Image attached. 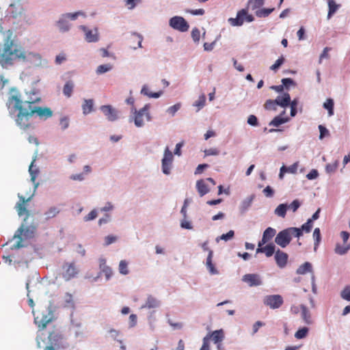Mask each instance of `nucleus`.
Masks as SVG:
<instances>
[{
  "label": "nucleus",
  "instance_id": "45",
  "mask_svg": "<svg viewBox=\"0 0 350 350\" xmlns=\"http://www.w3.org/2000/svg\"><path fill=\"white\" fill-rule=\"evenodd\" d=\"M340 297L342 299L350 301V286H345L343 290L340 292Z\"/></svg>",
  "mask_w": 350,
  "mask_h": 350
},
{
  "label": "nucleus",
  "instance_id": "46",
  "mask_svg": "<svg viewBox=\"0 0 350 350\" xmlns=\"http://www.w3.org/2000/svg\"><path fill=\"white\" fill-rule=\"evenodd\" d=\"M119 271L123 275H127L129 273L128 263L126 260H121L120 262Z\"/></svg>",
  "mask_w": 350,
  "mask_h": 350
},
{
  "label": "nucleus",
  "instance_id": "32",
  "mask_svg": "<svg viewBox=\"0 0 350 350\" xmlns=\"http://www.w3.org/2000/svg\"><path fill=\"white\" fill-rule=\"evenodd\" d=\"M288 120L287 118H282L280 116L275 117L270 122V126L278 127Z\"/></svg>",
  "mask_w": 350,
  "mask_h": 350
},
{
  "label": "nucleus",
  "instance_id": "11",
  "mask_svg": "<svg viewBox=\"0 0 350 350\" xmlns=\"http://www.w3.org/2000/svg\"><path fill=\"white\" fill-rule=\"evenodd\" d=\"M247 16V10L242 9L237 12V18H230L228 22L232 26H241L243 24Z\"/></svg>",
  "mask_w": 350,
  "mask_h": 350
},
{
  "label": "nucleus",
  "instance_id": "36",
  "mask_svg": "<svg viewBox=\"0 0 350 350\" xmlns=\"http://www.w3.org/2000/svg\"><path fill=\"white\" fill-rule=\"evenodd\" d=\"M141 93L142 94L148 96L150 98H155L160 97L161 95L162 94V92H154V93L150 92L148 90V88H147L146 85L143 86V88L141 90Z\"/></svg>",
  "mask_w": 350,
  "mask_h": 350
},
{
  "label": "nucleus",
  "instance_id": "52",
  "mask_svg": "<svg viewBox=\"0 0 350 350\" xmlns=\"http://www.w3.org/2000/svg\"><path fill=\"white\" fill-rule=\"evenodd\" d=\"M247 122L248 124L253 126H256L258 125V118L254 115H250L247 118Z\"/></svg>",
  "mask_w": 350,
  "mask_h": 350
},
{
  "label": "nucleus",
  "instance_id": "31",
  "mask_svg": "<svg viewBox=\"0 0 350 350\" xmlns=\"http://www.w3.org/2000/svg\"><path fill=\"white\" fill-rule=\"evenodd\" d=\"M59 213V209L55 206L50 207L45 213L44 215L46 219L55 217Z\"/></svg>",
  "mask_w": 350,
  "mask_h": 350
},
{
  "label": "nucleus",
  "instance_id": "39",
  "mask_svg": "<svg viewBox=\"0 0 350 350\" xmlns=\"http://www.w3.org/2000/svg\"><path fill=\"white\" fill-rule=\"evenodd\" d=\"M265 0H249L247 7L254 10L264 4Z\"/></svg>",
  "mask_w": 350,
  "mask_h": 350
},
{
  "label": "nucleus",
  "instance_id": "6",
  "mask_svg": "<svg viewBox=\"0 0 350 350\" xmlns=\"http://www.w3.org/2000/svg\"><path fill=\"white\" fill-rule=\"evenodd\" d=\"M78 272L75 262H65L62 266V276L66 281H69L76 277Z\"/></svg>",
  "mask_w": 350,
  "mask_h": 350
},
{
  "label": "nucleus",
  "instance_id": "19",
  "mask_svg": "<svg viewBox=\"0 0 350 350\" xmlns=\"http://www.w3.org/2000/svg\"><path fill=\"white\" fill-rule=\"evenodd\" d=\"M142 40L143 38L141 35L134 33L131 34V37L129 38V44L131 48L136 49L137 48L142 47Z\"/></svg>",
  "mask_w": 350,
  "mask_h": 350
},
{
  "label": "nucleus",
  "instance_id": "17",
  "mask_svg": "<svg viewBox=\"0 0 350 350\" xmlns=\"http://www.w3.org/2000/svg\"><path fill=\"white\" fill-rule=\"evenodd\" d=\"M276 230L271 228H267L263 232L262 239L258 242V246H262L268 243L275 235Z\"/></svg>",
  "mask_w": 350,
  "mask_h": 350
},
{
  "label": "nucleus",
  "instance_id": "61",
  "mask_svg": "<svg viewBox=\"0 0 350 350\" xmlns=\"http://www.w3.org/2000/svg\"><path fill=\"white\" fill-rule=\"evenodd\" d=\"M97 217V211L96 210H92L90 213H88L85 217V221H90L93 220Z\"/></svg>",
  "mask_w": 350,
  "mask_h": 350
},
{
  "label": "nucleus",
  "instance_id": "26",
  "mask_svg": "<svg viewBox=\"0 0 350 350\" xmlns=\"http://www.w3.org/2000/svg\"><path fill=\"white\" fill-rule=\"evenodd\" d=\"M275 100L278 103V105L285 107L290 105L291 97L289 94L284 93L282 96H278Z\"/></svg>",
  "mask_w": 350,
  "mask_h": 350
},
{
  "label": "nucleus",
  "instance_id": "16",
  "mask_svg": "<svg viewBox=\"0 0 350 350\" xmlns=\"http://www.w3.org/2000/svg\"><path fill=\"white\" fill-rule=\"evenodd\" d=\"M242 280L243 282L247 283L250 286H259L262 283L259 275L257 274H245L243 275Z\"/></svg>",
  "mask_w": 350,
  "mask_h": 350
},
{
  "label": "nucleus",
  "instance_id": "8",
  "mask_svg": "<svg viewBox=\"0 0 350 350\" xmlns=\"http://www.w3.org/2000/svg\"><path fill=\"white\" fill-rule=\"evenodd\" d=\"M170 25L174 29L181 32L188 31L189 25L182 16H174L170 20Z\"/></svg>",
  "mask_w": 350,
  "mask_h": 350
},
{
  "label": "nucleus",
  "instance_id": "53",
  "mask_svg": "<svg viewBox=\"0 0 350 350\" xmlns=\"http://www.w3.org/2000/svg\"><path fill=\"white\" fill-rule=\"evenodd\" d=\"M284 58L282 56L275 61V62L270 67V68L275 71L284 63Z\"/></svg>",
  "mask_w": 350,
  "mask_h": 350
},
{
  "label": "nucleus",
  "instance_id": "35",
  "mask_svg": "<svg viewBox=\"0 0 350 350\" xmlns=\"http://www.w3.org/2000/svg\"><path fill=\"white\" fill-rule=\"evenodd\" d=\"M287 205L286 204H280L275 209V214L284 218L286 213Z\"/></svg>",
  "mask_w": 350,
  "mask_h": 350
},
{
  "label": "nucleus",
  "instance_id": "20",
  "mask_svg": "<svg viewBox=\"0 0 350 350\" xmlns=\"http://www.w3.org/2000/svg\"><path fill=\"white\" fill-rule=\"evenodd\" d=\"M205 337H208V341L212 339L214 343H220L224 339V332L223 329L215 330Z\"/></svg>",
  "mask_w": 350,
  "mask_h": 350
},
{
  "label": "nucleus",
  "instance_id": "48",
  "mask_svg": "<svg viewBox=\"0 0 350 350\" xmlns=\"http://www.w3.org/2000/svg\"><path fill=\"white\" fill-rule=\"evenodd\" d=\"M112 68V66L109 64H103L98 66L96 69L97 74H103L109 71Z\"/></svg>",
  "mask_w": 350,
  "mask_h": 350
},
{
  "label": "nucleus",
  "instance_id": "4",
  "mask_svg": "<svg viewBox=\"0 0 350 350\" xmlns=\"http://www.w3.org/2000/svg\"><path fill=\"white\" fill-rule=\"evenodd\" d=\"M53 320V314L48 310L38 312L34 317V323L38 327L39 330L44 329Z\"/></svg>",
  "mask_w": 350,
  "mask_h": 350
},
{
  "label": "nucleus",
  "instance_id": "42",
  "mask_svg": "<svg viewBox=\"0 0 350 350\" xmlns=\"http://www.w3.org/2000/svg\"><path fill=\"white\" fill-rule=\"evenodd\" d=\"M312 236L314 239V250H316L319 245L321 239V231L319 228H317L314 230Z\"/></svg>",
  "mask_w": 350,
  "mask_h": 350
},
{
  "label": "nucleus",
  "instance_id": "44",
  "mask_svg": "<svg viewBox=\"0 0 350 350\" xmlns=\"http://www.w3.org/2000/svg\"><path fill=\"white\" fill-rule=\"evenodd\" d=\"M234 236V232L233 230H230L226 234H223L221 236L216 238V241L219 242V240H224L226 241L232 239Z\"/></svg>",
  "mask_w": 350,
  "mask_h": 350
},
{
  "label": "nucleus",
  "instance_id": "59",
  "mask_svg": "<svg viewBox=\"0 0 350 350\" xmlns=\"http://www.w3.org/2000/svg\"><path fill=\"white\" fill-rule=\"evenodd\" d=\"M59 124L63 130L66 129L69 126V119L67 117H63L60 119Z\"/></svg>",
  "mask_w": 350,
  "mask_h": 350
},
{
  "label": "nucleus",
  "instance_id": "22",
  "mask_svg": "<svg viewBox=\"0 0 350 350\" xmlns=\"http://www.w3.org/2000/svg\"><path fill=\"white\" fill-rule=\"evenodd\" d=\"M301 316L304 323L307 325H310L312 323V320L311 318V314L308 308L304 306L301 305Z\"/></svg>",
  "mask_w": 350,
  "mask_h": 350
},
{
  "label": "nucleus",
  "instance_id": "63",
  "mask_svg": "<svg viewBox=\"0 0 350 350\" xmlns=\"http://www.w3.org/2000/svg\"><path fill=\"white\" fill-rule=\"evenodd\" d=\"M319 173L317 170H312L307 175L306 177L309 180H313L318 177Z\"/></svg>",
  "mask_w": 350,
  "mask_h": 350
},
{
  "label": "nucleus",
  "instance_id": "7",
  "mask_svg": "<svg viewBox=\"0 0 350 350\" xmlns=\"http://www.w3.org/2000/svg\"><path fill=\"white\" fill-rule=\"evenodd\" d=\"M40 99H38L39 100ZM37 101L31 102V110L33 115L35 113L39 116L41 119H47L53 116V111L49 107H42L35 105V103Z\"/></svg>",
  "mask_w": 350,
  "mask_h": 350
},
{
  "label": "nucleus",
  "instance_id": "51",
  "mask_svg": "<svg viewBox=\"0 0 350 350\" xmlns=\"http://www.w3.org/2000/svg\"><path fill=\"white\" fill-rule=\"evenodd\" d=\"M180 103H176L173 106L170 107L167 111L172 116L175 115V113L180 109Z\"/></svg>",
  "mask_w": 350,
  "mask_h": 350
},
{
  "label": "nucleus",
  "instance_id": "60",
  "mask_svg": "<svg viewBox=\"0 0 350 350\" xmlns=\"http://www.w3.org/2000/svg\"><path fill=\"white\" fill-rule=\"evenodd\" d=\"M300 205L301 204L299 201L298 200H295L291 204L288 205V208H291L293 212H295L299 208Z\"/></svg>",
  "mask_w": 350,
  "mask_h": 350
},
{
  "label": "nucleus",
  "instance_id": "5",
  "mask_svg": "<svg viewBox=\"0 0 350 350\" xmlns=\"http://www.w3.org/2000/svg\"><path fill=\"white\" fill-rule=\"evenodd\" d=\"M35 230L36 228L34 227L31 226H27L24 228L23 226H22L20 227L14 236V238L18 239V241L14 245V247L20 248L23 247V245L22 244V237L26 239L33 238L35 233Z\"/></svg>",
  "mask_w": 350,
  "mask_h": 350
},
{
  "label": "nucleus",
  "instance_id": "54",
  "mask_svg": "<svg viewBox=\"0 0 350 350\" xmlns=\"http://www.w3.org/2000/svg\"><path fill=\"white\" fill-rule=\"evenodd\" d=\"M338 167V163L335 161L333 163H329L325 167V170L327 173L334 172Z\"/></svg>",
  "mask_w": 350,
  "mask_h": 350
},
{
  "label": "nucleus",
  "instance_id": "2",
  "mask_svg": "<svg viewBox=\"0 0 350 350\" xmlns=\"http://www.w3.org/2000/svg\"><path fill=\"white\" fill-rule=\"evenodd\" d=\"M292 237H300V232L295 227H290L279 232L275 238V243L281 247H286L291 241Z\"/></svg>",
  "mask_w": 350,
  "mask_h": 350
},
{
  "label": "nucleus",
  "instance_id": "28",
  "mask_svg": "<svg viewBox=\"0 0 350 350\" xmlns=\"http://www.w3.org/2000/svg\"><path fill=\"white\" fill-rule=\"evenodd\" d=\"M312 271V265L308 262H306L300 265L297 269V273L299 275L306 274L308 272Z\"/></svg>",
  "mask_w": 350,
  "mask_h": 350
},
{
  "label": "nucleus",
  "instance_id": "62",
  "mask_svg": "<svg viewBox=\"0 0 350 350\" xmlns=\"http://www.w3.org/2000/svg\"><path fill=\"white\" fill-rule=\"evenodd\" d=\"M263 193L266 197L271 198L273 196L274 191L270 186H267L263 189Z\"/></svg>",
  "mask_w": 350,
  "mask_h": 350
},
{
  "label": "nucleus",
  "instance_id": "29",
  "mask_svg": "<svg viewBox=\"0 0 350 350\" xmlns=\"http://www.w3.org/2000/svg\"><path fill=\"white\" fill-rule=\"evenodd\" d=\"M93 105H94L93 100H92V99L85 100L84 103L82 105V109H83V114L87 115V114L90 113V112H92L93 110Z\"/></svg>",
  "mask_w": 350,
  "mask_h": 350
},
{
  "label": "nucleus",
  "instance_id": "40",
  "mask_svg": "<svg viewBox=\"0 0 350 350\" xmlns=\"http://www.w3.org/2000/svg\"><path fill=\"white\" fill-rule=\"evenodd\" d=\"M309 332V329L306 327L299 329L295 334V337L297 339H302L307 336Z\"/></svg>",
  "mask_w": 350,
  "mask_h": 350
},
{
  "label": "nucleus",
  "instance_id": "1",
  "mask_svg": "<svg viewBox=\"0 0 350 350\" xmlns=\"http://www.w3.org/2000/svg\"><path fill=\"white\" fill-rule=\"evenodd\" d=\"M7 104L8 107L12 105L18 111L16 122L21 129L25 131L32 127L31 119L33 115L31 113L30 101H22L19 96L15 94L9 97Z\"/></svg>",
  "mask_w": 350,
  "mask_h": 350
},
{
  "label": "nucleus",
  "instance_id": "25",
  "mask_svg": "<svg viewBox=\"0 0 350 350\" xmlns=\"http://www.w3.org/2000/svg\"><path fill=\"white\" fill-rule=\"evenodd\" d=\"M328 13L327 19H329L340 7V4H337L334 0H327Z\"/></svg>",
  "mask_w": 350,
  "mask_h": 350
},
{
  "label": "nucleus",
  "instance_id": "47",
  "mask_svg": "<svg viewBox=\"0 0 350 350\" xmlns=\"http://www.w3.org/2000/svg\"><path fill=\"white\" fill-rule=\"evenodd\" d=\"M57 25L61 31L65 32L69 30V25L64 18L60 19L57 22Z\"/></svg>",
  "mask_w": 350,
  "mask_h": 350
},
{
  "label": "nucleus",
  "instance_id": "33",
  "mask_svg": "<svg viewBox=\"0 0 350 350\" xmlns=\"http://www.w3.org/2000/svg\"><path fill=\"white\" fill-rule=\"evenodd\" d=\"M159 306V301L152 296H149L147 301L142 308H154Z\"/></svg>",
  "mask_w": 350,
  "mask_h": 350
},
{
  "label": "nucleus",
  "instance_id": "21",
  "mask_svg": "<svg viewBox=\"0 0 350 350\" xmlns=\"http://www.w3.org/2000/svg\"><path fill=\"white\" fill-rule=\"evenodd\" d=\"M196 188L201 197L210 191L208 185L204 179L199 180L196 182Z\"/></svg>",
  "mask_w": 350,
  "mask_h": 350
},
{
  "label": "nucleus",
  "instance_id": "49",
  "mask_svg": "<svg viewBox=\"0 0 350 350\" xmlns=\"http://www.w3.org/2000/svg\"><path fill=\"white\" fill-rule=\"evenodd\" d=\"M206 97L204 94H202L198 98V100H196L193 105L198 107V110L202 108L205 105Z\"/></svg>",
  "mask_w": 350,
  "mask_h": 350
},
{
  "label": "nucleus",
  "instance_id": "43",
  "mask_svg": "<svg viewBox=\"0 0 350 350\" xmlns=\"http://www.w3.org/2000/svg\"><path fill=\"white\" fill-rule=\"evenodd\" d=\"M324 108L328 110L329 116L334 114V101L332 98H328L323 104Z\"/></svg>",
  "mask_w": 350,
  "mask_h": 350
},
{
  "label": "nucleus",
  "instance_id": "37",
  "mask_svg": "<svg viewBox=\"0 0 350 350\" xmlns=\"http://www.w3.org/2000/svg\"><path fill=\"white\" fill-rule=\"evenodd\" d=\"M64 306L67 308H74L75 302L72 295L66 293L64 297Z\"/></svg>",
  "mask_w": 350,
  "mask_h": 350
},
{
  "label": "nucleus",
  "instance_id": "18",
  "mask_svg": "<svg viewBox=\"0 0 350 350\" xmlns=\"http://www.w3.org/2000/svg\"><path fill=\"white\" fill-rule=\"evenodd\" d=\"M275 252V246L272 243L265 246H258L256 249V253H264L267 257L272 256Z\"/></svg>",
  "mask_w": 350,
  "mask_h": 350
},
{
  "label": "nucleus",
  "instance_id": "12",
  "mask_svg": "<svg viewBox=\"0 0 350 350\" xmlns=\"http://www.w3.org/2000/svg\"><path fill=\"white\" fill-rule=\"evenodd\" d=\"M19 198L20 201L16 203L15 208L17 211L18 215L20 217L25 215V219H27L29 215V213L26 208L25 203L29 200V199L26 200L23 196H19Z\"/></svg>",
  "mask_w": 350,
  "mask_h": 350
},
{
  "label": "nucleus",
  "instance_id": "3",
  "mask_svg": "<svg viewBox=\"0 0 350 350\" xmlns=\"http://www.w3.org/2000/svg\"><path fill=\"white\" fill-rule=\"evenodd\" d=\"M150 105L146 104L144 107L137 111L135 108H132V111L134 113V123L137 127H142L144 124V118H146L147 121H150L151 120V116L149 113Z\"/></svg>",
  "mask_w": 350,
  "mask_h": 350
},
{
  "label": "nucleus",
  "instance_id": "24",
  "mask_svg": "<svg viewBox=\"0 0 350 350\" xmlns=\"http://www.w3.org/2000/svg\"><path fill=\"white\" fill-rule=\"evenodd\" d=\"M297 168H298V162H296L288 167H286V166L283 165L280 168V172L279 174L280 178H282L284 176V174L286 172H288V173H291V174L296 173L297 171Z\"/></svg>",
  "mask_w": 350,
  "mask_h": 350
},
{
  "label": "nucleus",
  "instance_id": "10",
  "mask_svg": "<svg viewBox=\"0 0 350 350\" xmlns=\"http://www.w3.org/2000/svg\"><path fill=\"white\" fill-rule=\"evenodd\" d=\"M264 304L271 309L279 308L283 304V299L280 295H267L264 298Z\"/></svg>",
  "mask_w": 350,
  "mask_h": 350
},
{
  "label": "nucleus",
  "instance_id": "64",
  "mask_svg": "<svg viewBox=\"0 0 350 350\" xmlns=\"http://www.w3.org/2000/svg\"><path fill=\"white\" fill-rule=\"evenodd\" d=\"M200 350H210L209 342H208V337H204L203 338L202 346Z\"/></svg>",
  "mask_w": 350,
  "mask_h": 350
},
{
  "label": "nucleus",
  "instance_id": "15",
  "mask_svg": "<svg viewBox=\"0 0 350 350\" xmlns=\"http://www.w3.org/2000/svg\"><path fill=\"white\" fill-rule=\"evenodd\" d=\"M85 33V38L88 42H95L98 40V31L96 29L91 30L85 26H81Z\"/></svg>",
  "mask_w": 350,
  "mask_h": 350
},
{
  "label": "nucleus",
  "instance_id": "57",
  "mask_svg": "<svg viewBox=\"0 0 350 350\" xmlns=\"http://www.w3.org/2000/svg\"><path fill=\"white\" fill-rule=\"evenodd\" d=\"M191 37L195 42H198L200 40V32L198 28L193 29L191 31Z\"/></svg>",
  "mask_w": 350,
  "mask_h": 350
},
{
  "label": "nucleus",
  "instance_id": "38",
  "mask_svg": "<svg viewBox=\"0 0 350 350\" xmlns=\"http://www.w3.org/2000/svg\"><path fill=\"white\" fill-rule=\"evenodd\" d=\"M275 9L273 8H262L256 12V15L260 18L267 17Z\"/></svg>",
  "mask_w": 350,
  "mask_h": 350
},
{
  "label": "nucleus",
  "instance_id": "34",
  "mask_svg": "<svg viewBox=\"0 0 350 350\" xmlns=\"http://www.w3.org/2000/svg\"><path fill=\"white\" fill-rule=\"evenodd\" d=\"M312 219H308V221L304 224L301 228H297L300 232V237L302 236L304 231L306 232H310L312 230Z\"/></svg>",
  "mask_w": 350,
  "mask_h": 350
},
{
  "label": "nucleus",
  "instance_id": "30",
  "mask_svg": "<svg viewBox=\"0 0 350 350\" xmlns=\"http://www.w3.org/2000/svg\"><path fill=\"white\" fill-rule=\"evenodd\" d=\"M74 88V83L71 81H67L63 88L64 94L69 98L71 96Z\"/></svg>",
  "mask_w": 350,
  "mask_h": 350
},
{
  "label": "nucleus",
  "instance_id": "23",
  "mask_svg": "<svg viewBox=\"0 0 350 350\" xmlns=\"http://www.w3.org/2000/svg\"><path fill=\"white\" fill-rule=\"evenodd\" d=\"M213 252L209 251V254H208V256L206 258V267H207L209 273L211 275H215V274L218 273V271L215 267V265L213 263Z\"/></svg>",
  "mask_w": 350,
  "mask_h": 350
},
{
  "label": "nucleus",
  "instance_id": "50",
  "mask_svg": "<svg viewBox=\"0 0 350 350\" xmlns=\"http://www.w3.org/2000/svg\"><path fill=\"white\" fill-rule=\"evenodd\" d=\"M79 16H85L83 12L79 11L75 13H67L63 15V17L70 18L71 20H75Z\"/></svg>",
  "mask_w": 350,
  "mask_h": 350
},
{
  "label": "nucleus",
  "instance_id": "55",
  "mask_svg": "<svg viewBox=\"0 0 350 350\" xmlns=\"http://www.w3.org/2000/svg\"><path fill=\"white\" fill-rule=\"evenodd\" d=\"M101 271L104 273L107 280H109L113 273L111 269L107 265H105L103 268H102Z\"/></svg>",
  "mask_w": 350,
  "mask_h": 350
},
{
  "label": "nucleus",
  "instance_id": "27",
  "mask_svg": "<svg viewBox=\"0 0 350 350\" xmlns=\"http://www.w3.org/2000/svg\"><path fill=\"white\" fill-rule=\"evenodd\" d=\"M350 250V244H342L336 243L334 252L336 254L339 255H344L347 253Z\"/></svg>",
  "mask_w": 350,
  "mask_h": 350
},
{
  "label": "nucleus",
  "instance_id": "14",
  "mask_svg": "<svg viewBox=\"0 0 350 350\" xmlns=\"http://www.w3.org/2000/svg\"><path fill=\"white\" fill-rule=\"evenodd\" d=\"M288 256L286 253L280 250H278L275 254V260L277 265L280 268H284L288 262Z\"/></svg>",
  "mask_w": 350,
  "mask_h": 350
},
{
  "label": "nucleus",
  "instance_id": "13",
  "mask_svg": "<svg viewBox=\"0 0 350 350\" xmlns=\"http://www.w3.org/2000/svg\"><path fill=\"white\" fill-rule=\"evenodd\" d=\"M100 110L109 121H114L118 118V111L111 105H103Z\"/></svg>",
  "mask_w": 350,
  "mask_h": 350
},
{
  "label": "nucleus",
  "instance_id": "56",
  "mask_svg": "<svg viewBox=\"0 0 350 350\" xmlns=\"http://www.w3.org/2000/svg\"><path fill=\"white\" fill-rule=\"evenodd\" d=\"M219 154V150L217 148H215L206 149L204 150L205 156L218 155Z\"/></svg>",
  "mask_w": 350,
  "mask_h": 350
},
{
  "label": "nucleus",
  "instance_id": "9",
  "mask_svg": "<svg viewBox=\"0 0 350 350\" xmlns=\"http://www.w3.org/2000/svg\"><path fill=\"white\" fill-rule=\"evenodd\" d=\"M174 157L168 147L164 150L163 158L162 159V172L165 174H170L173 162Z\"/></svg>",
  "mask_w": 350,
  "mask_h": 350
},
{
  "label": "nucleus",
  "instance_id": "58",
  "mask_svg": "<svg viewBox=\"0 0 350 350\" xmlns=\"http://www.w3.org/2000/svg\"><path fill=\"white\" fill-rule=\"evenodd\" d=\"M319 129L320 131V135H319L320 139H322L325 136L329 135V131L324 126L319 125Z\"/></svg>",
  "mask_w": 350,
  "mask_h": 350
},
{
  "label": "nucleus",
  "instance_id": "41",
  "mask_svg": "<svg viewBox=\"0 0 350 350\" xmlns=\"http://www.w3.org/2000/svg\"><path fill=\"white\" fill-rule=\"evenodd\" d=\"M278 103L275 100L269 99L267 100L265 105L264 107L267 110H273L275 111L277 109Z\"/></svg>",
  "mask_w": 350,
  "mask_h": 350
}]
</instances>
